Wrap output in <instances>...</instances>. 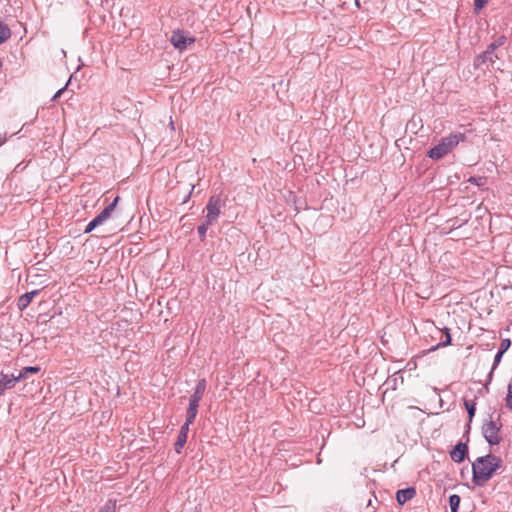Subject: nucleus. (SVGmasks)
<instances>
[{"instance_id":"nucleus-1","label":"nucleus","mask_w":512,"mask_h":512,"mask_svg":"<svg viewBox=\"0 0 512 512\" xmlns=\"http://www.w3.org/2000/svg\"><path fill=\"white\" fill-rule=\"evenodd\" d=\"M501 466V458L493 454L476 458L472 463L473 483L476 486H484Z\"/></svg>"},{"instance_id":"nucleus-2","label":"nucleus","mask_w":512,"mask_h":512,"mask_svg":"<svg viewBox=\"0 0 512 512\" xmlns=\"http://www.w3.org/2000/svg\"><path fill=\"white\" fill-rule=\"evenodd\" d=\"M502 426L501 415L497 412L489 414L484 420L481 428L482 435L490 446H495L502 442Z\"/></svg>"},{"instance_id":"nucleus-3","label":"nucleus","mask_w":512,"mask_h":512,"mask_svg":"<svg viewBox=\"0 0 512 512\" xmlns=\"http://www.w3.org/2000/svg\"><path fill=\"white\" fill-rule=\"evenodd\" d=\"M466 136L463 133L457 132L442 138V140L432 147L427 156L432 160H440L448 153H450L460 142L465 140Z\"/></svg>"},{"instance_id":"nucleus-4","label":"nucleus","mask_w":512,"mask_h":512,"mask_svg":"<svg viewBox=\"0 0 512 512\" xmlns=\"http://www.w3.org/2000/svg\"><path fill=\"white\" fill-rule=\"evenodd\" d=\"M506 38L504 36L499 37L494 42L490 43L487 49L480 55H478L475 59V66L479 67L480 65L490 62L493 64L495 59H499V56L495 53V50L502 46L505 42Z\"/></svg>"},{"instance_id":"nucleus-5","label":"nucleus","mask_w":512,"mask_h":512,"mask_svg":"<svg viewBox=\"0 0 512 512\" xmlns=\"http://www.w3.org/2000/svg\"><path fill=\"white\" fill-rule=\"evenodd\" d=\"M118 200L119 196H116L115 199L108 206H106L94 219H92L84 229V233L88 234L92 232L97 226L104 223L115 210Z\"/></svg>"},{"instance_id":"nucleus-6","label":"nucleus","mask_w":512,"mask_h":512,"mask_svg":"<svg viewBox=\"0 0 512 512\" xmlns=\"http://www.w3.org/2000/svg\"><path fill=\"white\" fill-rule=\"evenodd\" d=\"M222 206L223 203L219 196L213 195L209 198L206 205V219L208 224H213L217 221L218 217L220 216Z\"/></svg>"},{"instance_id":"nucleus-7","label":"nucleus","mask_w":512,"mask_h":512,"mask_svg":"<svg viewBox=\"0 0 512 512\" xmlns=\"http://www.w3.org/2000/svg\"><path fill=\"white\" fill-rule=\"evenodd\" d=\"M170 41L176 49L183 50L187 47L188 44L192 43L194 40L187 39L184 32L177 30L173 32Z\"/></svg>"},{"instance_id":"nucleus-8","label":"nucleus","mask_w":512,"mask_h":512,"mask_svg":"<svg viewBox=\"0 0 512 512\" xmlns=\"http://www.w3.org/2000/svg\"><path fill=\"white\" fill-rule=\"evenodd\" d=\"M20 380L15 375H7L1 373L0 375V397L6 390L12 389Z\"/></svg>"},{"instance_id":"nucleus-9","label":"nucleus","mask_w":512,"mask_h":512,"mask_svg":"<svg viewBox=\"0 0 512 512\" xmlns=\"http://www.w3.org/2000/svg\"><path fill=\"white\" fill-rule=\"evenodd\" d=\"M467 452V445L463 442H459L450 451V457L454 462L461 463L462 461H464Z\"/></svg>"},{"instance_id":"nucleus-10","label":"nucleus","mask_w":512,"mask_h":512,"mask_svg":"<svg viewBox=\"0 0 512 512\" xmlns=\"http://www.w3.org/2000/svg\"><path fill=\"white\" fill-rule=\"evenodd\" d=\"M404 383V378L402 374V370H398L390 375L386 381L384 382V386H386V390H396L399 385Z\"/></svg>"},{"instance_id":"nucleus-11","label":"nucleus","mask_w":512,"mask_h":512,"mask_svg":"<svg viewBox=\"0 0 512 512\" xmlns=\"http://www.w3.org/2000/svg\"><path fill=\"white\" fill-rule=\"evenodd\" d=\"M416 495V490L413 487H408L405 489H400L396 492V500L400 505H403L407 501L414 498Z\"/></svg>"},{"instance_id":"nucleus-12","label":"nucleus","mask_w":512,"mask_h":512,"mask_svg":"<svg viewBox=\"0 0 512 512\" xmlns=\"http://www.w3.org/2000/svg\"><path fill=\"white\" fill-rule=\"evenodd\" d=\"M38 293H39V290H33V291L26 292L25 294L21 295L17 301L18 309L20 311L25 310L31 303L34 296L37 295Z\"/></svg>"},{"instance_id":"nucleus-13","label":"nucleus","mask_w":512,"mask_h":512,"mask_svg":"<svg viewBox=\"0 0 512 512\" xmlns=\"http://www.w3.org/2000/svg\"><path fill=\"white\" fill-rule=\"evenodd\" d=\"M441 333L440 341L437 345L433 346L430 350L434 351L439 347H445L451 344L452 338L450 334V329L444 328L443 331H439Z\"/></svg>"},{"instance_id":"nucleus-14","label":"nucleus","mask_w":512,"mask_h":512,"mask_svg":"<svg viewBox=\"0 0 512 512\" xmlns=\"http://www.w3.org/2000/svg\"><path fill=\"white\" fill-rule=\"evenodd\" d=\"M40 370V366H27L20 370L17 377L20 381H22L27 378L28 374H37L38 372H40Z\"/></svg>"},{"instance_id":"nucleus-15","label":"nucleus","mask_w":512,"mask_h":512,"mask_svg":"<svg viewBox=\"0 0 512 512\" xmlns=\"http://www.w3.org/2000/svg\"><path fill=\"white\" fill-rule=\"evenodd\" d=\"M11 37V30L10 28L0 22V44L6 42Z\"/></svg>"},{"instance_id":"nucleus-16","label":"nucleus","mask_w":512,"mask_h":512,"mask_svg":"<svg viewBox=\"0 0 512 512\" xmlns=\"http://www.w3.org/2000/svg\"><path fill=\"white\" fill-rule=\"evenodd\" d=\"M198 413V406L188 404L186 411V420L188 423H193Z\"/></svg>"},{"instance_id":"nucleus-17","label":"nucleus","mask_w":512,"mask_h":512,"mask_svg":"<svg viewBox=\"0 0 512 512\" xmlns=\"http://www.w3.org/2000/svg\"><path fill=\"white\" fill-rule=\"evenodd\" d=\"M187 437L188 436H186V435L178 434L177 440L174 445V449L177 454H180L182 449L184 448L186 441H187Z\"/></svg>"},{"instance_id":"nucleus-18","label":"nucleus","mask_w":512,"mask_h":512,"mask_svg":"<svg viewBox=\"0 0 512 512\" xmlns=\"http://www.w3.org/2000/svg\"><path fill=\"white\" fill-rule=\"evenodd\" d=\"M460 496L457 494H452L449 497V505L451 508V512H458L459 506H460Z\"/></svg>"},{"instance_id":"nucleus-19","label":"nucleus","mask_w":512,"mask_h":512,"mask_svg":"<svg viewBox=\"0 0 512 512\" xmlns=\"http://www.w3.org/2000/svg\"><path fill=\"white\" fill-rule=\"evenodd\" d=\"M503 354L504 353H500V351L498 350V352L496 353L495 357H494V361H493V365L491 367V370L488 374V382H490L492 380V376H493V372L494 370L497 368V366L499 365V363L501 362V359L503 357Z\"/></svg>"},{"instance_id":"nucleus-20","label":"nucleus","mask_w":512,"mask_h":512,"mask_svg":"<svg viewBox=\"0 0 512 512\" xmlns=\"http://www.w3.org/2000/svg\"><path fill=\"white\" fill-rule=\"evenodd\" d=\"M464 405L468 412L469 421H471L476 412V403L474 401L464 400Z\"/></svg>"},{"instance_id":"nucleus-21","label":"nucleus","mask_w":512,"mask_h":512,"mask_svg":"<svg viewBox=\"0 0 512 512\" xmlns=\"http://www.w3.org/2000/svg\"><path fill=\"white\" fill-rule=\"evenodd\" d=\"M506 407L512 411V378L510 379L507 387V395L505 398Z\"/></svg>"},{"instance_id":"nucleus-22","label":"nucleus","mask_w":512,"mask_h":512,"mask_svg":"<svg viewBox=\"0 0 512 512\" xmlns=\"http://www.w3.org/2000/svg\"><path fill=\"white\" fill-rule=\"evenodd\" d=\"M116 500L109 499L106 504L98 512H115Z\"/></svg>"},{"instance_id":"nucleus-23","label":"nucleus","mask_w":512,"mask_h":512,"mask_svg":"<svg viewBox=\"0 0 512 512\" xmlns=\"http://www.w3.org/2000/svg\"><path fill=\"white\" fill-rule=\"evenodd\" d=\"M206 387H207L206 379L202 378L197 381L193 392L200 393V394L204 395Z\"/></svg>"},{"instance_id":"nucleus-24","label":"nucleus","mask_w":512,"mask_h":512,"mask_svg":"<svg viewBox=\"0 0 512 512\" xmlns=\"http://www.w3.org/2000/svg\"><path fill=\"white\" fill-rule=\"evenodd\" d=\"M202 398H203V394L193 392V394L191 395V397L189 399V404L199 407V403Z\"/></svg>"},{"instance_id":"nucleus-25","label":"nucleus","mask_w":512,"mask_h":512,"mask_svg":"<svg viewBox=\"0 0 512 512\" xmlns=\"http://www.w3.org/2000/svg\"><path fill=\"white\" fill-rule=\"evenodd\" d=\"M209 225L210 224H208V222L206 220L205 223L198 226L197 232H198L201 240H203L206 237V233H207V229H208Z\"/></svg>"},{"instance_id":"nucleus-26","label":"nucleus","mask_w":512,"mask_h":512,"mask_svg":"<svg viewBox=\"0 0 512 512\" xmlns=\"http://www.w3.org/2000/svg\"><path fill=\"white\" fill-rule=\"evenodd\" d=\"M468 182L476 186H483L486 183V178L472 176L468 179Z\"/></svg>"},{"instance_id":"nucleus-27","label":"nucleus","mask_w":512,"mask_h":512,"mask_svg":"<svg viewBox=\"0 0 512 512\" xmlns=\"http://www.w3.org/2000/svg\"><path fill=\"white\" fill-rule=\"evenodd\" d=\"M511 346V340L509 338H505L501 341L499 351L500 353H505Z\"/></svg>"},{"instance_id":"nucleus-28","label":"nucleus","mask_w":512,"mask_h":512,"mask_svg":"<svg viewBox=\"0 0 512 512\" xmlns=\"http://www.w3.org/2000/svg\"><path fill=\"white\" fill-rule=\"evenodd\" d=\"M488 2L489 0H474L475 12L480 11Z\"/></svg>"},{"instance_id":"nucleus-29","label":"nucleus","mask_w":512,"mask_h":512,"mask_svg":"<svg viewBox=\"0 0 512 512\" xmlns=\"http://www.w3.org/2000/svg\"><path fill=\"white\" fill-rule=\"evenodd\" d=\"M191 424L192 423H188L187 421H185L184 424L180 428L179 434L188 436L189 426Z\"/></svg>"},{"instance_id":"nucleus-30","label":"nucleus","mask_w":512,"mask_h":512,"mask_svg":"<svg viewBox=\"0 0 512 512\" xmlns=\"http://www.w3.org/2000/svg\"><path fill=\"white\" fill-rule=\"evenodd\" d=\"M70 80H68V82L65 84L64 87H62L61 89H59L55 94L54 96L51 98V101H55L57 98H59L63 92L66 90L68 84H69Z\"/></svg>"},{"instance_id":"nucleus-31","label":"nucleus","mask_w":512,"mask_h":512,"mask_svg":"<svg viewBox=\"0 0 512 512\" xmlns=\"http://www.w3.org/2000/svg\"><path fill=\"white\" fill-rule=\"evenodd\" d=\"M6 136H0V147L6 142Z\"/></svg>"},{"instance_id":"nucleus-32","label":"nucleus","mask_w":512,"mask_h":512,"mask_svg":"<svg viewBox=\"0 0 512 512\" xmlns=\"http://www.w3.org/2000/svg\"><path fill=\"white\" fill-rule=\"evenodd\" d=\"M362 1L361 0H355V5L358 7V8H362Z\"/></svg>"},{"instance_id":"nucleus-33","label":"nucleus","mask_w":512,"mask_h":512,"mask_svg":"<svg viewBox=\"0 0 512 512\" xmlns=\"http://www.w3.org/2000/svg\"><path fill=\"white\" fill-rule=\"evenodd\" d=\"M361 1L363 2L364 5L371 2V0H361Z\"/></svg>"},{"instance_id":"nucleus-34","label":"nucleus","mask_w":512,"mask_h":512,"mask_svg":"<svg viewBox=\"0 0 512 512\" xmlns=\"http://www.w3.org/2000/svg\"><path fill=\"white\" fill-rule=\"evenodd\" d=\"M170 127H171L172 129H174V123H173V121H171V122H170Z\"/></svg>"},{"instance_id":"nucleus-35","label":"nucleus","mask_w":512,"mask_h":512,"mask_svg":"<svg viewBox=\"0 0 512 512\" xmlns=\"http://www.w3.org/2000/svg\"><path fill=\"white\" fill-rule=\"evenodd\" d=\"M191 190H194V186L191 187ZM190 192H192V191H190ZM190 194L191 193L188 194L187 199L190 197Z\"/></svg>"}]
</instances>
